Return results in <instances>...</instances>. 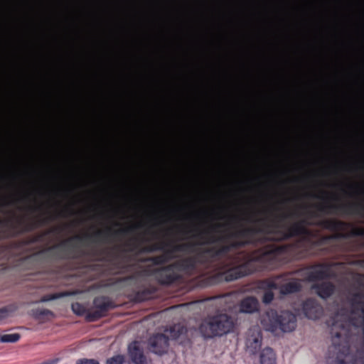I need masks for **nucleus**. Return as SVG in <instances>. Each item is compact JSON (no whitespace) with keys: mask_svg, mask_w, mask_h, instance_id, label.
<instances>
[{"mask_svg":"<svg viewBox=\"0 0 364 364\" xmlns=\"http://www.w3.org/2000/svg\"><path fill=\"white\" fill-rule=\"evenodd\" d=\"M68 294L67 292H60V293H54V294H46L43 296L41 299L40 302H47L49 301L55 300L65 296H68Z\"/></svg>","mask_w":364,"mask_h":364,"instance_id":"nucleus-30","label":"nucleus"},{"mask_svg":"<svg viewBox=\"0 0 364 364\" xmlns=\"http://www.w3.org/2000/svg\"><path fill=\"white\" fill-rule=\"evenodd\" d=\"M146 261L151 262L154 265H162L166 264L164 255H157L150 257L146 259Z\"/></svg>","mask_w":364,"mask_h":364,"instance_id":"nucleus-33","label":"nucleus"},{"mask_svg":"<svg viewBox=\"0 0 364 364\" xmlns=\"http://www.w3.org/2000/svg\"><path fill=\"white\" fill-rule=\"evenodd\" d=\"M128 352L132 361L134 364H147L146 358L137 341H134L129 345Z\"/></svg>","mask_w":364,"mask_h":364,"instance_id":"nucleus-16","label":"nucleus"},{"mask_svg":"<svg viewBox=\"0 0 364 364\" xmlns=\"http://www.w3.org/2000/svg\"><path fill=\"white\" fill-rule=\"evenodd\" d=\"M312 289L315 290L318 296L323 299H326L331 296L336 290L335 285L331 282H323L312 286Z\"/></svg>","mask_w":364,"mask_h":364,"instance_id":"nucleus-18","label":"nucleus"},{"mask_svg":"<svg viewBox=\"0 0 364 364\" xmlns=\"http://www.w3.org/2000/svg\"><path fill=\"white\" fill-rule=\"evenodd\" d=\"M228 242L229 243L231 250L241 248V247H243L247 245V242H245L242 238L227 239L225 241H220L219 242ZM218 242H215V244L218 243ZM212 245H214V243H213Z\"/></svg>","mask_w":364,"mask_h":364,"instance_id":"nucleus-27","label":"nucleus"},{"mask_svg":"<svg viewBox=\"0 0 364 364\" xmlns=\"http://www.w3.org/2000/svg\"><path fill=\"white\" fill-rule=\"evenodd\" d=\"M305 316L313 320L319 318L323 314L322 306L314 299H307L302 305Z\"/></svg>","mask_w":364,"mask_h":364,"instance_id":"nucleus-15","label":"nucleus"},{"mask_svg":"<svg viewBox=\"0 0 364 364\" xmlns=\"http://www.w3.org/2000/svg\"><path fill=\"white\" fill-rule=\"evenodd\" d=\"M234 328L232 318L227 314L209 315L201 321L198 329L205 338L220 337L230 333Z\"/></svg>","mask_w":364,"mask_h":364,"instance_id":"nucleus-6","label":"nucleus"},{"mask_svg":"<svg viewBox=\"0 0 364 364\" xmlns=\"http://www.w3.org/2000/svg\"><path fill=\"white\" fill-rule=\"evenodd\" d=\"M222 227L221 224H215L212 225L209 229L200 231L196 235H193V237L199 239V241L197 242H186L178 244H173L171 242H166L168 244V247L171 249L173 253L176 255V252H188V253H193L196 255L198 251V249L201 245H211L212 243H206L205 241L207 238L211 235L209 234L211 232H218V228Z\"/></svg>","mask_w":364,"mask_h":364,"instance_id":"nucleus-10","label":"nucleus"},{"mask_svg":"<svg viewBox=\"0 0 364 364\" xmlns=\"http://www.w3.org/2000/svg\"><path fill=\"white\" fill-rule=\"evenodd\" d=\"M61 231H62L61 228L55 227V228H51V229L44 232L43 234L38 235L35 237H33L29 240L26 241L25 243L30 244V243H34V242H39V241H41L43 237L45 236H47L50 234H53V233H60Z\"/></svg>","mask_w":364,"mask_h":364,"instance_id":"nucleus-26","label":"nucleus"},{"mask_svg":"<svg viewBox=\"0 0 364 364\" xmlns=\"http://www.w3.org/2000/svg\"><path fill=\"white\" fill-rule=\"evenodd\" d=\"M318 225L324 229L333 232L343 231L350 225L346 222L336 219L323 220Z\"/></svg>","mask_w":364,"mask_h":364,"instance_id":"nucleus-20","label":"nucleus"},{"mask_svg":"<svg viewBox=\"0 0 364 364\" xmlns=\"http://www.w3.org/2000/svg\"><path fill=\"white\" fill-rule=\"evenodd\" d=\"M274 297V294L272 291H265L262 296V301L266 304H270L273 301Z\"/></svg>","mask_w":364,"mask_h":364,"instance_id":"nucleus-36","label":"nucleus"},{"mask_svg":"<svg viewBox=\"0 0 364 364\" xmlns=\"http://www.w3.org/2000/svg\"><path fill=\"white\" fill-rule=\"evenodd\" d=\"M106 364H127L123 355H116L106 360Z\"/></svg>","mask_w":364,"mask_h":364,"instance_id":"nucleus-32","label":"nucleus"},{"mask_svg":"<svg viewBox=\"0 0 364 364\" xmlns=\"http://www.w3.org/2000/svg\"><path fill=\"white\" fill-rule=\"evenodd\" d=\"M266 329L271 332L281 330L283 332H291L296 328V316L289 311L278 312L271 309L267 312L266 318L262 320Z\"/></svg>","mask_w":364,"mask_h":364,"instance_id":"nucleus-7","label":"nucleus"},{"mask_svg":"<svg viewBox=\"0 0 364 364\" xmlns=\"http://www.w3.org/2000/svg\"><path fill=\"white\" fill-rule=\"evenodd\" d=\"M314 198L324 199V203H319L315 207L317 211L321 214L330 215H352L364 214V203H331L326 200L325 198L314 195Z\"/></svg>","mask_w":364,"mask_h":364,"instance_id":"nucleus-9","label":"nucleus"},{"mask_svg":"<svg viewBox=\"0 0 364 364\" xmlns=\"http://www.w3.org/2000/svg\"><path fill=\"white\" fill-rule=\"evenodd\" d=\"M34 316L38 318L41 319L44 318L45 316H53V312L49 309H38L34 311Z\"/></svg>","mask_w":364,"mask_h":364,"instance_id":"nucleus-31","label":"nucleus"},{"mask_svg":"<svg viewBox=\"0 0 364 364\" xmlns=\"http://www.w3.org/2000/svg\"><path fill=\"white\" fill-rule=\"evenodd\" d=\"M198 269L193 255H190L156 269L155 277L159 284L171 285L181 278L176 270L192 275L197 272Z\"/></svg>","mask_w":364,"mask_h":364,"instance_id":"nucleus-4","label":"nucleus"},{"mask_svg":"<svg viewBox=\"0 0 364 364\" xmlns=\"http://www.w3.org/2000/svg\"><path fill=\"white\" fill-rule=\"evenodd\" d=\"M21 338V335L18 333L11 334L0 335V342L2 343H16Z\"/></svg>","mask_w":364,"mask_h":364,"instance_id":"nucleus-29","label":"nucleus"},{"mask_svg":"<svg viewBox=\"0 0 364 364\" xmlns=\"http://www.w3.org/2000/svg\"><path fill=\"white\" fill-rule=\"evenodd\" d=\"M261 364H276V355L272 348L267 347L264 348L259 355Z\"/></svg>","mask_w":364,"mask_h":364,"instance_id":"nucleus-23","label":"nucleus"},{"mask_svg":"<svg viewBox=\"0 0 364 364\" xmlns=\"http://www.w3.org/2000/svg\"><path fill=\"white\" fill-rule=\"evenodd\" d=\"M346 237H364V228L363 227H354L352 228L349 234H346Z\"/></svg>","mask_w":364,"mask_h":364,"instance_id":"nucleus-35","label":"nucleus"},{"mask_svg":"<svg viewBox=\"0 0 364 364\" xmlns=\"http://www.w3.org/2000/svg\"><path fill=\"white\" fill-rule=\"evenodd\" d=\"M151 291L150 290L144 289L142 291H139L136 294L135 297H136V300L143 301H145V300H147L148 299H149L151 297Z\"/></svg>","mask_w":364,"mask_h":364,"instance_id":"nucleus-34","label":"nucleus"},{"mask_svg":"<svg viewBox=\"0 0 364 364\" xmlns=\"http://www.w3.org/2000/svg\"><path fill=\"white\" fill-rule=\"evenodd\" d=\"M305 278L308 282H317L330 277V265L318 263L304 268Z\"/></svg>","mask_w":364,"mask_h":364,"instance_id":"nucleus-13","label":"nucleus"},{"mask_svg":"<svg viewBox=\"0 0 364 364\" xmlns=\"http://www.w3.org/2000/svg\"><path fill=\"white\" fill-rule=\"evenodd\" d=\"M333 338H340L341 337V333L340 332H336L333 336Z\"/></svg>","mask_w":364,"mask_h":364,"instance_id":"nucleus-39","label":"nucleus"},{"mask_svg":"<svg viewBox=\"0 0 364 364\" xmlns=\"http://www.w3.org/2000/svg\"><path fill=\"white\" fill-rule=\"evenodd\" d=\"M239 307L240 312L252 314L259 311V304L255 297L247 296L240 301Z\"/></svg>","mask_w":364,"mask_h":364,"instance_id":"nucleus-21","label":"nucleus"},{"mask_svg":"<svg viewBox=\"0 0 364 364\" xmlns=\"http://www.w3.org/2000/svg\"><path fill=\"white\" fill-rule=\"evenodd\" d=\"M281 294L287 295L301 291V285L298 281H292L285 284L279 283V289Z\"/></svg>","mask_w":364,"mask_h":364,"instance_id":"nucleus-22","label":"nucleus"},{"mask_svg":"<svg viewBox=\"0 0 364 364\" xmlns=\"http://www.w3.org/2000/svg\"><path fill=\"white\" fill-rule=\"evenodd\" d=\"M18 306L16 303L10 304L0 309V321L11 316L17 311Z\"/></svg>","mask_w":364,"mask_h":364,"instance_id":"nucleus-24","label":"nucleus"},{"mask_svg":"<svg viewBox=\"0 0 364 364\" xmlns=\"http://www.w3.org/2000/svg\"><path fill=\"white\" fill-rule=\"evenodd\" d=\"M41 208V206H36V207H30V210L32 211H36Z\"/></svg>","mask_w":364,"mask_h":364,"instance_id":"nucleus-40","label":"nucleus"},{"mask_svg":"<svg viewBox=\"0 0 364 364\" xmlns=\"http://www.w3.org/2000/svg\"><path fill=\"white\" fill-rule=\"evenodd\" d=\"M151 235L154 238H156V234L155 232H153Z\"/></svg>","mask_w":364,"mask_h":364,"instance_id":"nucleus-42","label":"nucleus"},{"mask_svg":"<svg viewBox=\"0 0 364 364\" xmlns=\"http://www.w3.org/2000/svg\"><path fill=\"white\" fill-rule=\"evenodd\" d=\"M95 310L87 312L85 320L88 322L96 321L107 316L108 311L116 307L114 302L105 296H97L93 300Z\"/></svg>","mask_w":364,"mask_h":364,"instance_id":"nucleus-11","label":"nucleus"},{"mask_svg":"<svg viewBox=\"0 0 364 364\" xmlns=\"http://www.w3.org/2000/svg\"><path fill=\"white\" fill-rule=\"evenodd\" d=\"M290 273L282 274L274 276L272 278L261 280L259 283V287L265 291H272L279 289V281L286 280V277Z\"/></svg>","mask_w":364,"mask_h":364,"instance_id":"nucleus-19","label":"nucleus"},{"mask_svg":"<svg viewBox=\"0 0 364 364\" xmlns=\"http://www.w3.org/2000/svg\"><path fill=\"white\" fill-rule=\"evenodd\" d=\"M346 237V235L344 233H337L334 235L321 237L315 241H310L308 245L303 247L300 250H294V259H301L306 258L311 255V249L313 247H321L325 245L328 240L333 238H341Z\"/></svg>","mask_w":364,"mask_h":364,"instance_id":"nucleus-12","label":"nucleus"},{"mask_svg":"<svg viewBox=\"0 0 364 364\" xmlns=\"http://www.w3.org/2000/svg\"><path fill=\"white\" fill-rule=\"evenodd\" d=\"M71 309L75 314L80 316L84 315L86 316L87 312H91L90 310L87 309L83 304L79 302L73 303L71 305Z\"/></svg>","mask_w":364,"mask_h":364,"instance_id":"nucleus-28","label":"nucleus"},{"mask_svg":"<svg viewBox=\"0 0 364 364\" xmlns=\"http://www.w3.org/2000/svg\"><path fill=\"white\" fill-rule=\"evenodd\" d=\"M76 364H100L95 359L81 358L76 361Z\"/></svg>","mask_w":364,"mask_h":364,"instance_id":"nucleus-37","label":"nucleus"},{"mask_svg":"<svg viewBox=\"0 0 364 364\" xmlns=\"http://www.w3.org/2000/svg\"><path fill=\"white\" fill-rule=\"evenodd\" d=\"M262 344L259 337L251 336L247 341V347L252 354H255L260 348Z\"/></svg>","mask_w":364,"mask_h":364,"instance_id":"nucleus-25","label":"nucleus"},{"mask_svg":"<svg viewBox=\"0 0 364 364\" xmlns=\"http://www.w3.org/2000/svg\"><path fill=\"white\" fill-rule=\"evenodd\" d=\"M221 243L222 245L220 246L200 247L196 254L193 255L198 268L201 267L208 269L213 266L214 262L227 256L230 252L231 249L229 243L228 242Z\"/></svg>","mask_w":364,"mask_h":364,"instance_id":"nucleus-8","label":"nucleus"},{"mask_svg":"<svg viewBox=\"0 0 364 364\" xmlns=\"http://www.w3.org/2000/svg\"><path fill=\"white\" fill-rule=\"evenodd\" d=\"M336 364H346V361L344 359H336Z\"/></svg>","mask_w":364,"mask_h":364,"instance_id":"nucleus-38","label":"nucleus"},{"mask_svg":"<svg viewBox=\"0 0 364 364\" xmlns=\"http://www.w3.org/2000/svg\"><path fill=\"white\" fill-rule=\"evenodd\" d=\"M220 271L208 277V284L214 285L223 282H232L255 272V262L245 261L241 264L235 260L222 264Z\"/></svg>","mask_w":364,"mask_h":364,"instance_id":"nucleus-5","label":"nucleus"},{"mask_svg":"<svg viewBox=\"0 0 364 364\" xmlns=\"http://www.w3.org/2000/svg\"><path fill=\"white\" fill-rule=\"evenodd\" d=\"M139 227L140 225H132L116 230L107 228L104 230H97L92 234L77 235L48 247L46 252L55 260L81 259L84 257H88L92 261L105 262L117 259L122 254L150 253L156 251L162 252L161 255H164L166 263L177 257V255L173 253L168 247V244L166 242L162 241L142 247V243L148 241V240L140 236L133 237L127 240L122 245H115L112 247L97 248L96 247H92L88 250H84L79 249L76 245L71 244L75 240L80 241L85 245H88V243H107L112 241V239L124 236Z\"/></svg>","mask_w":364,"mask_h":364,"instance_id":"nucleus-1","label":"nucleus"},{"mask_svg":"<svg viewBox=\"0 0 364 364\" xmlns=\"http://www.w3.org/2000/svg\"><path fill=\"white\" fill-rule=\"evenodd\" d=\"M55 218L37 217L27 220L22 217L0 218V240L16 237L47 224Z\"/></svg>","mask_w":364,"mask_h":364,"instance_id":"nucleus-3","label":"nucleus"},{"mask_svg":"<svg viewBox=\"0 0 364 364\" xmlns=\"http://www.w3.org/2000/svg\"><path fill=\"white\" fill-rule=\"evenodd\" d=\"M150 350L155 354L166 353L169 346V338L163 333H156L149 338Z\"/></svg>","mask_w":364,"mask_h":364,"instance_id":"nucleus-14","label":"nucleus"},{"mask_svg":"<svg viewBox=\"0 0 364 364\" xmlns=\"http://www.w3.org/2000/svg\"><path fill=\"white\" fill-rule=\"evenodd\" d=\"M286 247H274L269 251L265 252L262 257V260L267 261L265 267L268 269H274L278 265V255Z\"/></svg>","mask_w":364,"mask_h":364,"instance_id":"nucleus-17","label":"nucleus"},{"mask_svg":"<svg viewBox=\"0 0 364 364\" xmlns=\"http://www.w3.org/2000/svg\"><path fill=\"white\" fill-rule=\"evenodd\" d=\"M191 232V231H186V230H183V231H182V232H183V234H186V233H188V232Z\"/></svg>","mask_w":364,"mask_h":364,"instance_id":"nucleus-41","label":"nucleus"},{"mask_svg":"<svg viewBox=\"0 0 364 364\" xmlns=\"http://www.w3.org/2000/svg\"><path fill=\"white\" fill-rule=\"evenodd\" d=\"M301 214L296 211L283 213L275 218L270 223H267L265 219H253L247 218V220L257 224L255 226L243 227L233 232L216 236L211 235L205 242L215 243L220 241H225L231 238H242L247 245L255 244L257 236L263 235L264 240H273L272 236L275 234L281 235V240H287L293 237L309 235L308 225H311V219L319 217V214L315 211H309L307 217L292 223L291 225L286 224L289 219L297 218Z\"/></svg>","mask_w":364,"mask_h":364,"instance_id":"nucleus-2","label":"nucleus"},{"mask_svg":"<svg viewBox=\"0 0 364 364\" xmlns=\"http://www.w3.org/2000/svg\"><path fill=\"white\" fill-rule=\"evenodd\" d=\"M145 233H147V234H148V233H149V230H147L145 232Z\"/></svg>","mask_w":364,"mask_h":364,"instance_id":"nucleus-43","label":"nucleus"}]
</instances>
